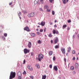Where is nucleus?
Returning a JSON list of instances; mask_svg holds the SVG:
<instances>
[{"label":"nucleus","mask_w":79,"mask_h":79,"mask_svg":"<svg viewBox=\"0 0 79 79\" xmlns=\"http://www.w3.org/2000/svg\"><path fill=\"white\" fill-rule=\"evenodd\" d=\"M15 76H16V73L15 72H13V71H11L10 73L9 79H13L15 77Z\"/></svg>","instance_id":"f257e3e1"},{"label":"nucleus","mask_w":79,"mask_h":79,"mask_svg":"<svg viewBox=\"0 0 79 79\" xmlns=\"http://www.w3.org/2000/svg\"><path fill=\"white\" fill-rule=\"evenodd\" d=\"M38 60L39 61H41V60L44 58V55L42 54H40L38 55Z\"/></svg>","instance_id":"f03ea898"},{"label":"nucleus","mask_w":79,"mask_h":79,"mask_svg":"<svg viewBox=\"0 0 79 79\" xmlns=\"http://www.w3.org/2000/svg\"><path fill=\"white\" fill-rule=\"evenodd\" d=\"M27 68H28V69L30 70V71H33L32 67L31 65H28L27 66Z\"/></svg>","instance_id":"7ed1b4c3"},{"label":"nucleus","mask_w":79,"mask_h":79,"mask_svg":"<svg viewBox=\"0 0 79 79\" xmlns=\"http://www.w3.org/2000/svg\"><path fill=\"white\" fill-rule=\"evenodd\" d=\"M24 31H26L27 32H30L31 31V30H30V29H29V28L27 26L24 27Z\"/></svg>","instance_id":"20e7f679"},{"label":"nucleus","mask_w":79,"mask_h":79,"mask_svg":"<svg viewBox=\"0 0 79 79\" xmlns=\"http://www.w3.org/2000/svg\"><path fill=\"white\" fill-rule=\"evenodd\" d=\"M28 16L29 17V18H31V17H33V16H34V13H32L28 14Z\"/></svg>","instance_id":"39448f33"},{"label":"nucleus","mask_w":79,"mask_h":79,"mask_svg":"<svg viewBox=\"0 0 79 79\" xmlns=\"http://www.w3.org/2000/svg\"><path fill=\"white\" fill-rule=\"evenodd\" d=\"M59 41V40H58V38L57 37H56L54 40V44H57V43H58Z\"/></svg>","instance_id":"423d86ee"},{"label":"nucleus","mask_w":79,"mask_h":79,"mask_svg":"<svg viewBox=\"0 0 79 79\" xmlns=\"http://www.w3.org/2000/svg\"><path fill=\"white\" fill-rule=\"evenodd\" d=\"M24 52L25 54H27V53H29V52H30V51L29 49L25 48L24 49Z\"/></svg>","instance_id":"0eeeda50"},{"label":"nucleus","mask_w":79,"mask_h":79,"mask_svg":"<svg viewBox=\"0 0 79 79\" xmlns=\"http://www.w3.org/2000/svg\"><path fill=\"white\" fill-rule=\"evenodd\" d=\"M52 33L54 34H58V33H59L58 30H55L54 29L53 30V31H52Z\"/></svg>","instance_id":"6e6552de"},{"label":"nucleus","mask_w":79,"mask_h":79,"mask_svg":"<svg viewBox=\"0 0 79 79\" xmlns=\"http://www.w3.org/2000/svg\"><path fill=\"white\" fill-rule=\"evenodd\" d=\"M27 46L29 48H31V47L32 46V43H31V42H29L28 45Z\"/></svg>","instance_id":"1a4fd4ad"},{"label":"nucleus","mask_w":79,"mask_h":79,"mask_svg":"<svg viewBox=\"0 0 79 79\" xmlns=\"http://www.w3.org/2000/svg\"><path fill=\"white\" fill-rule=\"evenodd\" d=\"M61 51L63 54H65V48H61Z\"/></svg>","instance_id":"9d476101"},{"label":"nucleus","mask_w":79,"mask_h":79,"mask_svg":"<svg viewBox=\"0 0 79 79\" xmlns=\"http://www.w3.org/2000/svg\"><path fill=\"white\" fill-rule=\"evenodd\" d=\"M53 69L55 71H58V68L56 66H54Z\"/></svg>","instance_id":"9b49d317"},{"label":"nucleus","mask_w":79,"mask_h":79,"mask_svg":"<svg viewBox=\"0 0 79 79\" xmlns=\"http://www.w3.org/2000/svg\"><path fill=\"white\" fill-rule=\"evenodd\" d=\"M41 25L42 26H45V22L42 21L41 23Z\"/></svg>","instance_id":"f8f14e48"},{"label":"nucleus","mask_w":79,"mask_h":79,"mask_svg":"<svg viewBox=\"0 0 79 79\" xmlns=\"http://www.w3.org/2000/svg\"><path fill=\"white\" fill-rule=\"evenodd\" d=\"M18 76H22V73L20 71H19L18 73Z\"/></svg>","instance_id":"ddd939ff"},{"label":"nucleus","mask_w":79,"mask_h":79,"mask_svg":"<svg viewBox=\"0 0 79 79\" xmlns=\"http://www.w3.org/2000/svg\"><path fill=\"white\" fill-rule=\"evenodd\" d=\"M39 0H35V1L34 2V3L35 4H37V3L39 2Z\"/></svg>","instance_id":"4468645a"},{"label":"nucleus","mask_w":79,"mask_h":79,"mask_svg":"<svg viewBox=\"0 0 79 79\" xmlns=\"http://www.w3.org/2000/svg\"><path fill=\"white\" fill-rule=\"evenodd\" d=\"M35 66H36V67H37L38 69H39V68H40V65L39 64H36Z\"/></svg>","instance_id":"2eb2a0df"},{"label":"nucleus","mask_w":79,"mask_h":79,"mask_svg":"<svg viewBox=\"0 0 79 79\" xmlns=\"http://www.w3.org/2000/svg\"><path fill=\"white\" fill-rule=\"evenodd\" d=\"M75 68H78V67H79V64L77 63H76L75 65Z\"/></svg>","instance_id":"dca6fc26"},{"label":"nucleus","mask_w":79,"mask_h":79,"mask_svg":"<svg viewBox=\"0 0 79 79\" xmlns=\"http://www.w3.org/2000/svg\"><path fill=\"white\" fill-rule=\"evenodd\" d=\"M60 48V46L59 44H58V45H56L55 46V48Z\"/></svg>","instance_id":"f3484780"},{"label":"nucleus","mask_w":79,"mask_h":79,"mask_svg":"<svg viewBox=\"0 0 79 79\" xmlns=\"http://www.w3.org/2000/svg\"><path fill=\"white\" fill-rule=\"evenodd\" d=\"M46 75H44L43 76L42 79H46Z\"/></svg>","instance_id":"a211bd4d"},{"label":"nucleus","mask_w":79,"mask_h":79,"mask_svg":"<svg viewBox=\"0 0 79 79\" xmlns=\"http://www.w3.org/2000/svg\"><path fill=\"white\" fill-rule=\"evenodd\" d=\"M62 1L64 4H66V0H62Z\"/></svg>","instance_id":"6ab92c4d"},{"label":"nucleus","mask_w":79,"mask_h":79,"mask_svg":"<svg viewBox=\"0 0 79 79\" xmlns=\"http://www.w3.org/2000/svg\"><path fill=\"white\" fill-rule=\"evenodd\" d=\"M31 35L32 36V37H34L35 35L34 33H31Z\"/></svg>","instance_id":"aec40b11"},{"label":"nucleus","mask_w":79,"mask_h":79,"mask_svg":"<svg viewBox=\"0 0 79 79\" xmlns=\"http://www.w3.org/2000/svg\"><path fill=\"white\" fill-rule=\"evenodd\" d=\"M71 50V47H69V49L68 51V52H69H69H70Z\"/></svg>","instance_id":"412c9836"},{"label":"nucleus","mask_w":79,"mask_h":79,"mask_svg":"<svg viewBox=\"0 0 79 79\" xmlns=\"http://www.w3.org/2000/svg\"><path fill=\"white\" fill-rule=\"evenodd\" d=\"M49 55H50V56H51V55H52V54H53V52L50 51L49 52Z\"/></svg>","instance_id":"4be33fe9"},{"label":"nucleus","mask_w":79,"mask_h":79,"mask_svg":"<svg viewBox=\"0 0 79 79\" xmlns=\"http://www.w3.org/2000/svg\"><path fill=\"white\" fill-rule=\"evenodd\" d=\"M67 27V25H64L63 26V29H64L65 27Z\"/></svg>","instance_id":"5701e85b"},{"label":"nucleus","mask_w":79,"mask_h":79,"mask_svg":"<svg viewBox=\"0 0 79 79\" xmlns=\"http://www.w3.org/2000/svg\"><path fill=\"white\" fill-rule=\"evenodd\" d=\"M70 69H71L72 70H74V67L73 66H72L71 67Z\"/></svg>","instance_id":"b1692460"},{"label":"nucleus","mask_w":79,"mask_h":79,"mask_svg":"<svg viewBox=\"0 0 79 79\" xmlns=\"http://www.w3.org/2000/svg\"><path fill=\"white\" fill-rule=\"evenodd\" d=\"M49 1L51 3H54V0H49Z\"/></svg>","instance_id":"393cba45"},{"label":"nucleus","mask_w":79,"mask_h":79,"mask_svg":"<svg viewBox=\"0 0 79 79\" xmlns=\"http://www.w3.org/2000/svg\"><path fill=\"white\" fill-rule=\"evenodd\" d=\"M38 43L39 44H41V41H40V40H39L38 41Z\"/></svg>","instance_id":"a878e982"},{"label":"nucleus","mask_w":79,"mask_h":79,"mask_svg":"<svg viewBox=\"0 0 79 79\" xmlns=\"http://www.w3.org/2000/svg\"><path fill=\"white\" fill-rule=\"evenodd\" d=\"M48 36L49 37H52V34L51 33L49 34L48 35Z\"/></svg>","instance_id":"bb28decb"},{"label":"nucleus","mask_w":79,"mask_h":79,"mask_svg":"<svg viewBox=\"0 0 79 79\" xmlns=\"http://www.w3.org/2000/svg\"><path fill=\"white\" fill-rule=\"evenodd\" d=\"M53 61H55V60H56V57L55 56H54L53 58Z\"/></svg>","instance_id":"cd10ccee"},{"label":"nucleus","mask_w":79,"mask_h":79,"mask_svg":"<svg viewBox=\"0 0 79 79\" xmlns=\"http://www.w3.org/2000/svg\"><path fill=\"white\" fill-rule=\"evenodd\" d=\"M52 15H55V11H52Z\"/></svg>","instance_id":"c85d7f7f"},{"label":"nucleus","mask_w":79,"mask_h":79,"mask_svg":"<svg viewBox=\"0 0 79 79\" xmlns=\"http://www.w3.org/2000/svg\"><path fill=\"white\" fill-rule=\"evenodd\" d=\"M72 53L73 54H74L76 53V52H75V51L73 50L72 51Z\"/></svg>","instance_id":"c756f323"},{"label":"nucleus","mask_w":79,"mask_h":79,"mask_svg":"<svg viewBox=\"0 0 79 79\" xmlns=\"http://www.w3.org/2000/svg\"><path fill=\"white\" fill-rule=\"evenodd\" d=\"M40 32H43V29H40Z\"/></svg>","instance_id":"7c9ffc66"},{"label":"nucleus","mask_w":79,"mask_h":79,"mask_svg":"<svg viewBox=\"0 0 79 79\" xmlns=\"http://www.w3.org/2000/svg\"><path fill=\"white\" fill-rule=\"evenodd\" d=\"M4 36H5V37H7V34L6 33H5L4 35Z\"/></svg>","instance_id":"2f4dec72"},{"label":"nucleus","mask_w":79,"mask_h":79,"mask_svg":"<svg viewBox=\"0 0 79 79\" xmlns=\"http://www.w3.org/2000/svg\"><path fill=\"white\" fill-rule=\"evenodd\" d=\"M49 68H51V69H52V65H50Z\"/></svg>","instance_id":"473e14b6"},{"label":"nucleus","mask_w":79,"mask_h":79,"mask_svg":"<svg viewBox=\"0 0 79 79\" xmlns=\"http://www.w3.org/2000/svg\"><path fill=\"white\" fill-rule=\"evenodd\" d=\"M71 22V21L70 19H69V20H68V23H70Z\"/></svg>","instance_id":"72a5a7b5"},{"label":"nucleus","mask_w":79,"mask_h":79,"mask_svg":"<svg viewBox=\"0 0 79 79\" xmlns=\"http://www.w3.org/2000/svg\"><path fill=\"white\" fill-rule=\"evenodd\" d=\"M18 79H21V76H19L18 77Z\"/></svg>","instance_id":"f704fd0d"},{"label":"nucleus","mask_w":79,"mask_h":79,"mask_svg":"<svg viewBox=\"0 0 79 79\" xmlns=\"http://www.w3.org/2000/svg\"><path fill=\"white\" fill-rule=\"evenodd\" d=\"M26 74V72L25 71H24L23 72V74Z\"/></svg>","instance_id":"c9c22d12"},{"label":"nucleus","mask_w":79,"mask_h":79,"mask_svg":"<svg viewBox=\"0 0 79 79\" xmlns=\"http://www.w3.org/2000/svg\"><path fill=\"white\" fill-rule=\"evenodd\" d=\"M45 8L46 9H47V8H48V6H45Z\"/></svg>","instance_id":"e433bc0d"},{"label":"nucleus","mask_w":79,"mask_h":79,"mask_svg":"<svg viewBox=\"0 0 79 79\" xmlns=\"http://www.w3.org/2000/svg\"><path fill=\"white\" fill-rule=\"evenodd\" d=\"M64 60L65 61V63L66 62V58H64Z\"/></svg>","instance_id":"4c0bfd02"},{"label":"nucleus","mask_w":79,"mask_h":79,"mask_svg":"<svg viewBox=\"0 0 79 79\" xmlns=\"http://www.w3.org/2000/svg\"><path fill=\"white\" fill-rule=\"evenodd\" d=\"M40 11H43V10H42V8H40Z\"/></svg>","instance_id":"58836bf2"},{"label":"nucleus","mask_w":79,"mask_h":79,"mask_svg":"<svg viewBox=\"0 0 79 79\" xmlns=\"http://www.w3.org/2000/svg\"><path fill=\"white\" fill-rule=\"evenodd\" d=\"M30 77L31 79H33L34 78V77H33V76H30Z\"/></svg>","instance_id":"ea45409f"},{"label":"nucleus","mask_w":79,"mask_h":79,"mask_svg":"<svg viewBox=\"0 0 79 79\" xmlns=\"http://www.w3.org/2000/svg\"><path fill=\"white\" fill-rule=\"evenodd\" d=\"M20 15H21V12H19L18 14V16H20Z\"/></svg>","instance_id":"a19ab883"},{"label":"nucleus","mask_w":79,"mask_h":79,"mask_svg":"<svg viewBox=\"0 0 79 79\" xmlns=\"http://www.w3.org/2000/svg\"><path fill=\"white\" fill-rule=\"evenodd\" d=\"M47 11H48V12H50V10L48 9H47Z\"/></svg>","instance_id":"79ce46f5"},{"label":"nucleus","mask_w":79,"mask_h":79,"mask_svg":"<svg viewBox=\"0 0 79 79\" xmlns=\"http://www.w3.org/2000/svg\"><path fill=\"white\" fill-rule=\"evenodd\" d=\"M25 63H26V60H23V64H25Z\"/></svg>","instance_id":"37998d69"},{"label":"nucleus","mask_w":79,"mask_h":79,"mask_svg":"<svg viewBox=\"0 0 79 79\" xmlns=\"http://www.w3.org/2000/svg\"><path fill=\"white\" fill-rule=\"evenodd\" d=\"M73 74H76V72L75 71H73Z\"/></svg>","instance_id":"c03bdc74"},{"label":"nucleus","mask_w":79,"mask_h":79,"mask_svg":"<svg viewBox=\"0 0 79 79\" xmlns=\"http://www.w3.org/2000/svg\"><path fill=\"white\" fill-rule=\"evenodd\" d=\"M73 60H76V58L75 57H73Z\"/></svg>","instance_id":"a18cd8bd"},{"label":"nucleus","mask_w":79,"mask_h":79,"mask_svg":"<svg viewBox=\"0 0 79 79\" xmlns=\"http://www.w3.org/2000/svg\"><path fill=\"white\" fill-rule=\"evenodd\" d=\"M12 3H12V2H10V3L9 4V5H12Z\"/></svg>","instance_id":"49530a36"},{"label":"nucleus","mask_w":79,"mask_h":79,"mask_svg":"<svg viewBox=\"0 0 79 79\" xmlns=\"http://www.w3.org/2000/svg\"><path fill=\"white\" fill-rule=\"evenodd\" d=\"M2 39H3L4 40H5V38L4 36H2Z\"/></svg>","instance_id":"de8ad7c7"},{"label":"nucleus","mask_w":79,"mask_h":79,"mask_svg":"<svg viewBox=\"0 0 79 79\" xmlns=\"http://www.w3.org/2000/svg\"><path fill=\"white\" fill-rule=\"evenodd\" d=\"M54 27H57V26H56V25H54Z\"/></svg>","instance_id":"09e8293b"},{"label":"nucleus","mask_w":79,"mask_h":79,"mask_svg":"<svg viewBox=\"0 0 79 79\" xmlns=\"http://www.w3.org/2000/svg\"><path fill=\"white\" fill-rule=\"evenodd\" d=\"M33 55V52H31V56H32Z\"/></svg>","instance_id":"8fccbe9b"},{"label":"nucleus","mask_w":79,"mask_h":79,"mask_svg":"<svg viewBox=\"0 0 79 79\" xmlns=\"http://www.w3.org/2000/svg\"><path fill=\"white\" fill-rule=\"evenodd\" d=\"M70 29V28L69 27L67 28V30H68V31H69V30Z\"/></svg>","instance_id":"3c124183"},{"label":"nucleus","mask_w":79,"mask_h":79,"mask_svg":"<svg viewBox=\"0 0 79 79\" xmlns=\"http://www.w3.org/2000/svg\"><path fill=\"white\" fill-rule=\"evenodd\" d=\"M37 34L38 35H39V34H40V33H39V32H37Z\"/></svg>","instance_id":"603ef678"},{"label":"nucleus","mask_w":79,"mask_h":79,"mask_svg":"<svg viewBox=\"0 0 79 79\" xmlns=\"http://www.w3.org/2000/svg\"><path fill=\"white\" fill-rule=\"evenodd\" d=\"M44 32H45V31H46V28H44Z\"/></svg>","instance_id":"864d4df0"},{"label":"nucleus","mask_w":79,"mask_h":79,"mask_svg":"<svg viewBox=\"0 0 79 79\" xmlns=\"http://www.w3.org/2000/svg\"><path fill=\"white\" fill-rule=\"evenodd\" d=\"M44 0H40V2H43Z\"/></svg>","instance_id":"5fc2aeb1"},{"label":"nucleus","mask_w":79,"mask_h":79,"mask_svg":"<svg viewBox=\"0 0 79 79\" xmlns=\"http://www.w3.org/2000/svg\"><path fill=\"white\" fill-rule=\"evenodd\" d=\"M57 22V20H56V19L55 20V23H56Z\"/></svg>","instance_id":"6e6d98bb"},{"label":"nucleus","mask_w":79,"mask_h":79,"mask_svg":"<svg viewBox=\"0 0 79 79\" xmlns=\"http://www.w3.org/2000/svg\"><path fill=\"white\" fill-rule=\"evenodd\" d=\"M75 36V35H73V39H74V36Z\"/></svg>","instance_id":"4d7b16f0"},{"label":"nucleus","mask_w":79,"mask_h":79,"mask_svg":"<svg viewBox=\"0 0 79 79\" xmlns=\"http://www.w3.org/2000/svg\"><path fill=\"white\" fill-rule=\"evenodd\" d=\"M68 1H69V0H66V3H68Z\"/></svg>","instance_id":"13d9d810"},{"label":"nucleus","mask_w":79,"mask_h":79,"mask_svg":"<svg viewBox=\"0 0 79 79\" xmlns=\"http://www.w3.org/2000/svg\"><path fill=\"white\" fill-rule=\"evenodd\" d=\"M50 25H52V22H51L50 23Z\"/></svg>","instance_id":"bf43d9fd"},{"label":"nucleus","mask_w":79,"mask_h":79,"mask_svg":"<svg viewBox=\"0 0 79 79\" xmlns=\"http://www.w3.org/2000/svg\"><path fill=\"white\" fill-rule=\"evenodd\" d=\"M36 31H39V29L37 28V29H36Z\"/></svg>","instance_id":"052dcab7"},{"label":"nucleus","mask_w":79,"mask_h":79,"mask_svg":"<svg viewBox=\"0 0 79 79\" xmlns=\"http://www.w3.org/2000/svg\"><path fill=\"white\" fill-rule=\"evenodd\" d=\"M77 37H78V39H79V35H77Z\"/></svg>","instance_id":"680f3d73"},{"label":"nucleus","mask_w":79,"mask_h":79,"mask_svg":"<svg viewBox=\"0 0 79 79\" xmlns=\"http://www.w3.org/2000/svg\"><path fill=\"white\" fill-rule=\"evenodd\" d=\"M51 43H52H52H53V40H51Z\"/></svg>","instance_id":"e2e57ef3"},{"label":"nucleus","mask_w":79,"mask_h":79,"mask_svg":"<svg viewBox=\"0 0 79 79\" xmlns=\"http://www.w3.org/2000/svg\"><path fill=\"white\" fill-rule=\"evenodd\" d=\"M67 56H68V53H66V54Z\"/></svg>","instance_id":"0e129e2a"},{"label":"nucleus","mask_w":79,"mask_h":79,"mask_svg":"<svg viewBox=\"0 0 79 79\" xmlns=\"http://www.w3.org/2000/svg\"><path fill=\"white\" fill-rule=\"evenodd\" d=\"M38 24H39V25H41V24L38 23Z\"/></svg>","instance_id":"69168bd1"},{"label":"nucleus","mask_w":79,"mask_h":79,"mask_svg":"<svg viewBox=\"0 0 79 79\" xmlns=\"http://www.w3.org/2000/svg\"><path fill=\"white\" fill-rule=\"evenodd\" d=\"M37 27H40V26H37Z\"/></svg>","instance_id":"338daca9"},{"label":"nucleus","mask_w":79,"mask_h":79,"mask_svg":"<svg viewBox=\"0 0 79 79\" xmlns=\"http://www.w3.org/2000/svg\"><path fill=\"white\" fill-rule=\"evenodd\" d=\"M45 37H47V35H45Z\"/></svg>","instance_id":"774afa93"}]
</instances>
